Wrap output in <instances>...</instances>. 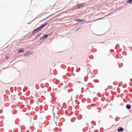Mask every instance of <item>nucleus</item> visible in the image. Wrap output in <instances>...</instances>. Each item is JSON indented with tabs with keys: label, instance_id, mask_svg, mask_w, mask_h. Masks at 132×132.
<instances>
[{
	"label": "nucleus",
	"instance_id": "nucleus-11",
	"mask_svg": "<svg viewBox=\"0 0 132 132\" xmlns=\"http://www.w3.org/2000/svg\"><path fill=\"white\" fill-rule=\"evenodd\" d=\"M102 18H99V19H98L97 20H99V19H101Z\"/></svg>",
	"mask_w": 132,
	"mask_h": 132
},
{
	"label": "nucleus",
	"instance_id": "nucleus-6",
	"mask_svg": "<svg viewBox=\"0 0 132 132\" xmlns=\"http://www.w3.org/2000/svg\"><path fill=\"white\" fill-rule=\"evenodd\" d=\"M84 6V5H79L78 6V9H81Z\"/></svg>",
	"mask_w": 132,
	"mask_h": 132
},
{
	"label": "nucleus",
	"instance_id": "nucleus-7",
	"mask_svg": "<svg viewBox=\"0 0 132 132\" xmlns=\"http://www.w3.org/2000/svg\"><path fill=\"white\" fill-rule=\"evenodd\" d=\"M48 35H44L43 38L44 39L46 38L47 37Z\"/></svg>",
	"mask_w": 132,
	"mask_h": 132
},
{
	"label": "nucleus",
	"instance_id": "nucleus-10",
	"mask_svg": "<svg viewBox=\"0 0 132 132\" xmlns=\"http://www.w3.org/2000/svg\"><path fill=\"white\" fill-rule=\"evenodd\" d=\"M24 56H28L29 55H27V54H25L24 55Z\"/></svg>",
	"mask_w": 132,
	"mask_h": 132
},
{
	"label": "nucleus",
	"instance_id": "nucleus-12",
	"mask_svg": "<svg viewBox=\"0 0 132 132\" xmlns=\"http://www.w3.org/2000/svg\"><path fill=\"white\" fill-rule=\"evenodd\" d=\"M42 38H40V39L41 40H42Z\"/></svg>",
	"mask_w": 132,
	"mask_h": 132
},
{
	"label": "nucleus",
	"instance_id": "nucleus-4",
	"mask_svg": "<svg viewBox=\"0 0 132 132\" xmlns=\"http://www.w3.org/2000/svg\"><path fill=\"white\" fill-rule=\"evenodd\" d=\"M75 20L76 21H80V22H83L84 21L83 19H80L78 20L77 19H75Z\"/></svg>",
	"mask_w": 132,
	"mask_h": 132
},
{
	"label": "nucleus",
	"instance_id": "nucleus-8",
	"mask_svg": "<svg viewBox=\"0 0 132 132\" xmlns=\"http://www.w3.org/2000/svg\"><path fill=\"white\" fill-rule=\"evenodd\" d=\"M21 52H24V51H23L21 50H19L18 53H19Z\"/></svg>",
	"mask_w": 132,
	"mask_h": 132
},
{
	"label": "nucleus",
	"instance_id": "nucleus-13",
	"mask_svg": "<svg viewBox=\"0 0 132 132\" xmlns=\"http://www.w3.org/2000/svg\"><path fill=\"white\" fill-rule=\"evenodd\" d=\"M40 36V35L39 34H38V36Z\"/></svg>",
	"mask_w": 132,
	"mask_h": 132
},
{
	"label": "nucleus",
	"instance_id": "nucleus-3",
	"mask_svg": "<svg viewBox=\"0 0 132 132\" xmlns=\"http://www.w3.org/2000/svg\"><path fill=\"white\" fill-rule=\"evenodd\" d=\"M126 107L128 109H130L131 108V106L130 105H129V104H127L126 105Z\"/></svg>",
	"mask_w": 132,
	"mask_h": 132
},
{
	"label": "nucleus",
	"instance_id": "nucleus-5",
	"mask_svg": "<svg viewBox=\"0 0 132 132\" xmlns=\"http://www.w3.org/2000/svg\"><path fill=\"white\" fill-rule=\"evenodd\" d=\"M127 2L129 4H132V0H128L127 1Z\"/></svg>",
	"mask_w": 132,
	"mask_h": 132
},
{
	"label": "nucleus",
	"instance_id": "nucleus-2",
	"mask_svg": "<svg viewBox=\"0 0 132 132\" xmlns=\"http://www.w3.org/2000/svg\"><path fill=\"white\" fill-rule=\"evenodd\" d=\"M123 131V128L121 127L120 129H118V131L119 132H121Z\"/></svg>",
	"mask_w": 132,
	"mask_h": 132
},
{
	"label": "nucleus",
	"instance_id": "nucleus-9",
	"mask_svg": "<svg viewBox=\"0 0 132 132\" xmlns=\"http://www.w3.org/2000/svg\"><path fill=\"white\" fill-rule=\"evenodd\" d=\"M5 59H6L7 60L8 58V57L7 56H5Z\"/></svg>",
	"mask_w": 132,
	"mask_h": 132
},
{
	"label": "nucleus",
	"instance_id": "nucleus-1",
	"mask_svg": "<svg viewBox=\"0 0 132 132\" xmlns=\"http://www.w3.org/2000/svg\"><path fill=\"white\" fill-rule=\"evenodd\" d=\"M47 24V23H45L42 25L40 27L38 28L35 30H34L32 32V33L34 34L35 33L38 32L40 29L44 28V27L46 26Z\"/></svg>",
	"mask_w": 132,
	"mask_h": 132
}]
</instances>
